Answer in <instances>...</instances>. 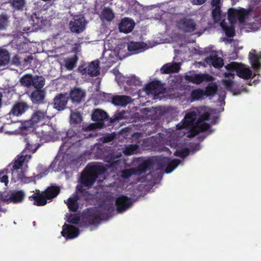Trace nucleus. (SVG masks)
Segmentation results:
<instances>
[{
	"instance_id": "f257e3e1",
	"label": "nucleus",
	"mask_w": 261,
	"mask_h": 261,
	"mask_svg": "<svg viewBox=\"0 0 261 261\" xmlns=\"http://www.w3.org/2000/svg\"><path fill=\"white\" fill-rule=\"evenodd\" d=\"M198 114V111L196 108L189 110L183 120L176 125L177 129L180 130L183 128H190L189 136L192 137L196 136L199 133L209 130L211 125L205 121L210 119V114L208 112H205L199 115L194 125V123L197 118Z\"/></svg>"
},
{
	"instance_id": "f03ea898",
	"label": "nucleus",
	"mask_w": 261,
	"mask_h": 261,
	"mask_svg": "<svg viewBox=\"0 0 261 261\" xmlns=\"http://www.w3.org/2000/svg\"><path fill=\"white\" fill-rule=\"evenodd\" d=\"M105 171L106 168L102 166L87 165L81 174V184L85 187H91L95 183L98 176Z\"/></svg>"
},
{
	"instance_id": "7ed1b4c3",
	"label": "nucleus",
	"mask_w": 261,
	"mask_h": 261,
	"mask_svg": "<svg viewBox=\"0 0 261 261\" xmlns=\"http://www.w3.org/2000/svg\"><path fill=\"white\" fill-rule=\"evenodd\" d=\"M225 67L230 72L236 71L239 77L244 80H249L252 77L251 70L243 64L232 62L228 64Z\"/></svg>"
},
{
	"instance_id": "20e7f679",
	"label": "nucleus",
	"mask_w": 261,
	"mask_h": 261,
	"mask_svg": "<svg viewBox=\"0 0 261 261\" xmlns=\"http://www.w3.org/2000/svg\"><path fill=\"white\" fill-rule=\"evenodd\" d=\"M81 141L76 133L69 130L66 133V138L63 140V143L60 147V151L65 153L72 146L80 147L82 145Z\"/></svg>"
},
{
	"instance_id": "39448f33",
	"label": "nucleus",
	"mask_w": 261,
	"mask_h": 261,
	"mask_svg": "<svg viewBox=\"0 0 261 261\" xmlns=\"http://www.w3.org/2000/svg\"><path fill=\"white\" fill-rule=\"evenodd\" d=\"M47 118L46 110L37 109L34 111L29 120L21 123L20 128L27 130L37 123L45 120Z\"/></svg>"
},
{
	"instance_id": "423d86ee",
	"label": "nucleus",
	"mask_w": 261,
	"mask_h": 261,
	"mask_svg": "<svg viewBox=\"0 0 261 261\" xmlns=\"http://www.w3.org/2000/svg\"><path fill=\"white\" fill-rule=\"evenodd\" d=\"M101 219L96 209L88 210L83 214L81 225L87 227L99 223Z\"/></svg>"
},
{
	"instance_id": "0eeeda50",
	"label": "nucleus",
	"mask_w": 261,
	"mask_h": 261,
	"mask_svg": "<svg viewBox=\"0 0 261 261\" xmlns=\"http://www.w3.org/2000/svg\"><path fill=\"white\" fill-rule=\"evenodd\" d=\"M177 29L184 33H191L197 29V24L194 19L184 17L180 18L176 23Z\"/></svg>"
},
{
	"instance_id": "6e6552de",
	"label": "nucleus",
	"mask_w": 261,
	"mask_h": 261,
	"mask_svg": "<svg viewBox=\"0 0 261 261\" xmlns=\"http://www.w3.org/2000/svg\"><path fill=\"white\" fill-rule=\"evenodd\" d=\"M79 70L83 75L87 73L90 76H96L100 73L99 62L98 60H94L89 65L83 64L79 66Z\"/></svg>"
},
{
	"instance_id": "1a4fd4ad",
	"label": "nucleus",
	"mask_w": 261,
	"mask_h": 261,
	"mask_svg": "<svg viewBox=\"0 0 261 261\" xmlns=\"http://www.w3.org/2000/svg\"><path fill=\"white\" fill-rule=\"evenodd\" d=\"M91 118L93 121L95 122L96 128H103L105 125L104 122L109 119L108 114L102 110L96 109L94 110L92 114Z\"/></svg>"
},
{
	"instance_id": "9d476101",
	"label": "nucleus",
	"mask_w": 261,
	"mask_h": 261,
	"mask_svg": "<svg viewBox=\"0 0 261 261\" xmlns=\"http://www.w3.org/2000/svg\"><path fill=\"white\" fill-rule=\"evenodd\" d=\"M145 91L147 94L159 96L166 92V88L160 81H154L145 86Z\"/></svg>"
},
{
	"instance_id": "9b49d317",
	"label": "nucleus",
	"mask_w": 261,
	"mask_h": 261,
	"mask_svg": "<svg viewBox=\"0 0 261 261\" xmlns=\"http://www.w3.org/2000/svg\"><path fill=\"white\" fill-rule=\"evenodd\" d=\"M133 202L131 198L126 196L121 195L117 198L115 202L117 207V211L119 213H121L133 205Z\"/></svg>"
},
{
	"instance_id": "f8f14e48",
	"label": "nucleus",
	"mask_w": 261,
	"mask_h": 261,
	"mask_svg": "<svg viewBox=\"0 0 261 261\" xmlns=\"http://www.w3.org/2000/svg\"><path fill=\"white\" fill-rule=\"evenodd\" d=\"M31 158V155L25 153V151L23 150L20 155H18L11 164L12 165L13 169L17 170L21 169L24 165L27 167V164Z\"/></svg>"
},
{
	"instance_id": "ddd939ff",
	"label": "nucleus",
	"mask_w": 261,
	"mask_h": 261,
	"mask_svg": "<svg viewBox=\"0 0 261 261\" xmlns=\"http://www.w3.org/2000/svg\"><path fill=\"white\" fill-rule=\"evenodd\" d=\"M69 27L71 31L73 33H80L85 28V20L84 17L76 16L73 18V21L69 22Z\"/></svg>"
},
{
	"instance_id": "4468645a",
	"label": "nucleus",
	"mask_w": 261,
	"mask_h": 261,
	"mask_svg": "<svg viewBox=\"0 0 261 261\" xmlns=\"http://www.w3.org/2000/svg\"><path fill=\"white\" fill-rule=\"evenodd\" d=\"M185 79L190 83L198 85L204 81H211L213 80V77L208 74L194 73L190 75H185Z\"/></svg>"
},
{
	"instance_id": "2eb2a0df",
	"label": "nucleus",
	"mask_w": 261,
	"mask_h": 261,
	"mask_svg": "<svg viewBox=\"0 0 261 261\" xmlns=\"http://www.w3.org/2000/svg\"><path fill=\"white\" fill-rule=\"evenodd\" d=\"M68 97L62 93L58 94L54 97L52 103L53 108L59 111H61L66 108Z\"/></svg>"
},
{
	"instance_id": "dca6fc26",
	"label": "nucleus",
	"mask_w": 261,
	"mask_h": 261,
	"mask_svg": "<svg viewBox=\"0 0 261 261\" xmlns=\"http://www.w3.org/2000/svg\"><path fill=\"white\" fill-rule=\"evenodd\" d=\"M80 231L78 228L65 223L62 227L61 234L66 239H72L77 237Z\"/></svg>"
},
{
	"instance_id": "f3484780",
	"label": "nucleus",
	"mask_w": 261,
	"mask_h": 261,
	"mask_svg": "<svg viewBox=\"0 0 261 261\" xmlns=\"http://www.w3.org/2000/svg\"><path fill=\"white\" fill-rule=\"evenodd\" d=\"M24 196V193L22 190L13 191L10 193V194L5 195V199L4 200L8 203L10 202L18 203L22 202Z\"/></svg>"
},
{
	"instance_id": "a211bd4d",
	"label": "nucleus",
	"mask_w": 261,
	"mask_h": 261,
	"mask_svg": "<svg viewBox=\"0 0 261 261\" xmlns=\"http://www.w3.org/2000/svg\"><path fill=\"white\" fill-rule=\"evenodd\" d=\"M29 108L26 102L19 101L15 103L8 115L19 116L24 113Z\"/></svg>"
},
{
	"instance_id": "6ab92c4d",
	"label": "nucleus",
	"mask_w": 261,
	"mask_h": 261,
	"mask_svg": "<svg viewBox=\"0 0 261 261\" xmlns=\"http://www.w3.org/2000/svg\"><path fill=\"white\" fill-rule=\"evenodd\" d=\"M45 92L44 90L35 89L30 95V98L33 104H42L44 103Z\"/></svg>"
},
{
	"instance_id": "aec40b11",
	"label": "nucleus",
	"mask_w": 261,
	"mask_h": 261,
	"mask_svg": "<svg viewBox=\"0 0 261 261\" xmlns=\"http://www.w3.org/2000/svg\"><path fill=\"white\" fill-rule=\"evenodd\" d=\"M96 210L101 219L102 218H108L112 216L114 211V207L112 204L103 203L101 204Z\"/></svg>"
},
{
	"instance_id": "412c9836",
	"label": "nucleus",
	"mask_w": 261,
	"mask_h": 261,
	"mask_svg": "<svg viewBox=\"0 0 261 261\" xmlns=\"http://www.w3.org/2000/svg\"><path fill=\"white\" fill-rule=\"evenodd\" d=\"M135 27V22L133 19L128 18L122 19L119 24V29L120 32L125 34L133 31Z\"/></svg>"
},
{
	"instance_id": "4be33fe9",
	"label": "nucleus",
	"mask_w": 261,
	"mask_h": 261,
	"mask_svg": "<svg viewBox=\"0 0 261 261\" xmlns=\"http://www.w3.org/2000/svg\"><path fill=\"white\" fill-rule=\"evenodd\" d=\"M154 163L151 159H147L139 164L134 170L137 172V175H140L145 173L148 170L153 169Z\"/></svg>"
},
{
	"instance_id": "5701e85b",
	"label": "nucleus",
	"mask_w": 261,
	"mask_h": 261,
	"mask_svg": "<svg viewBox=\"0 0 261 261\" xmlns=\"http://www.w3.org/2000/svg\"><path fill=\"white\" fill-rule=\"evenodd\" d=\"M85 96V92L79 88H74L69 94V98L73 103H80Z\"/></svg>"
},
{
	"instance_id": "b1692460",
	"label": "nucleus",
	"mask_w": 261,
	"mask_h": 261,
	"mask_svg": "<svg viewBox=\"0 0 261 261\" xmlns=\"http://www.w3.org/2000/svg\"><path fill=\"white\" fill-rule=\"evenodd\" d=\"M131 101V97L126 95H115L112 98V103L117 106L125 107Z\"/></svg>"
},
{
	"instance_id": "393cba45",
	"label": "nucleus",
	"mask_w": 261,
	"mask_h": 261,
	"mask_svg": "<svg viewBox=\"0 0 261 261\" xmlns=\"http://www.w3.org/2000/svg\"><path fill=\"white\" fill-rule=\"evenodd\" d=\"M30 200H34V204L37 206H44L46 204L47 200H48L44 193H41L39 191L35 194L29 197Z\"/></svg>"
},
{
	"instance_id": "a878e982",
	"label": "nucleus",
	"mask_w": 261,
	"mask_h": 261,
	"mask_svg": "<svg viewBox=\"0 0 261 261\" xmlns=\"http://www.w3.org/2000/svg\"><path fill=\"white\" fill-rule=\"evenodd\" d=\"M120 153L115 154L114 153H110L106 158L105 161L109 164V166L112 168H117L121 163V160L120 158L121 156Z\"/></svg>"
},
{
	"instance_id": "bb28decb",
	"label": "nucleus",
	"mask_w": 261,
	"mask_h": 261,
	"mask_svg": "<svg viewBox=\"0 0 261 261\" xmlns=\"http://www.w3.org/2000/svg\"><path fill=\"white\" fill-rule=\"evenodd\" d=\"M205 61L208 64H212L216 68H221L224 64L223 60L216 55H211L206 58Z\"/></svg>"
},
{
	"instance_id": "cd10ccee",
	"label": "nucleus",
	"mask_w": 261,
	"mask_h": 261,
	"mask_svg": "<svg viewBox=\"0 0 261 261\" xmlns=\"http://www.w3.org/2000/svg\"><path fill=\"white\" fill-rule=\"evenodd\" d=\"M180 65L178 63H167L164 64L161 68V71L163 74H170L178 72Z\"/></svg>"
},
{
	"instance_id": "c85d7f7f",
	"label": "nucleus",
	"mask_w": 261,
	"mask_h": 261,
	"mask_svg": "<svg viewBox=\"0 0 261 261\" xmlns=\"http://www.w3.org/2000/svg\"><path fill=\"white\" fill-rule=\"evenodd\" d=\"M60 191L59 186H51L47 188L43 192L48 200H52L59 194Z\"/></svg>"
},
{
	"instance_id": "c756f323",
	"label": "nucleus",
	"mask_w": 261,
	"mask_h": 261,
	"mask_svg": "<svg viewBox=\"0 0 261 261\" xmlns=\"http://www.w3.org/2000/svg\"><path fill=\"white\" fill-rule=\"evenodd\" d=\"M9 3L14 11H22L26 6L27 0H9Z\"/></svg>"
},
{
	"instance_id": "7c9ffc66",
	"label": "nucleus",
	"mask_w": 261,
	"mask_h": 261,
	"mask_svg": "<svg viewBox=\"0 0 261 261\" xmlns=\"http://www.w3.org/2000/svg\"><path fill=\"white\" fill-rule=\"evenodd\" d=\"M80 199L79 196L77 195L73 197H69L67 199V205L69 210L73 212H75L79 208L78 200Z\"/></svg>"
},
{
	"instance_id": "2f4dec72",
	"label": "nucleus",
	"mask_w": 261,
	"mask_h": 261,
	"mask_svg": "<svg viewBox=\"0 0 261 261\" xmlns=\"http://www.w3.org/2000/svg\"><path fill=\"white\" fill-rule=\"evenodd\" d=\"M32 79V87L35 89H42L45 85V80L42 76L33 75Z\"/></svg>"
},
{
	"instance_id": "473e14b6",
	"label": "nucleus",
	"mask_w": 261,
	"mask_h": 261,
	"mask_svg": "<svg viewBox=\"0 0 261 261\" xmlns=\"http://www.w3.org/2000/svg\"><path fill=\"white\" fill-rule=\"evenodd\" d=\"M249 59L253 69L257 70L260 68L261 64L259 61L258 56L255 53V50H253V52L249 53Z\"/></svg>"
},
{
	"instance_id": "72a5a7b5",
	"label": "nucleus",
	"mask_w": 261,
	"mask_h": 261,
	"mask_svg": "<svg viewBox=\"0 0 261 261\" xmlns=\"http://www.w3.org/2000/svg\"><path fill=\"white\" fill-rule=\"evenodd\" d=\"M30 22L35 29H41L45 25V22L41 18L37 17L36 14L31 16Z\"/></svg>"
},
{
	"instance_id": "f704fd0d",
	"label": "nucleus",
	"mask_w": 261,
	"mask_h": 261,
	"mask_svg": "<svg viewBox=\"0 0 261 261\" xmlns=\"http://www.w3.org/2000/svg\"><path fill=\"white\" fill-rule=\"evenodd\" d=\"M79 59L76 54L73 56L68 57L64 60V63L66 68L68 70H72L75 66Z\"/></svg>"
},
{
	"instance_id": "c9c22d12",
	"label": "nucleus",
	"mask_w": 261,
	"mask_h": 261,
	"mask_svg": "<svg viewBox=\"0 0 261 261\" xmlns=\"http://www.w3.org/2000/svg\"><path fill=\"white\" fill-rule=\"evenodd\" d=\"M10 61V54L6 49L0 48V66H5Z\"/></svg>"
},
{
	"instance_id": "e433bc0d",
	"label": "nucleus",
	"mask_w": 261,
	"mask_h": 261,
	"mask_svg": "<svg viewBox=\"0 0 261 261\" xmlns=\"http://www.w3.org/2000/svg\"><path fill=\"white\" fill-rule=\"evenodd\" d=\"M224 75L225 77H231V79L226 80L223 79L222 80V83L224 86L226 88L227 90L231 91L232 90L233 82V79L234 77V74L231 73H227L225 72L224 73Z\"/></svg>"
},
{
	"instance_id": "4c0bfd02",
	"label": "nucleus",
	"mask_w": 261,
	"mask_h": 261,
	"mask_svg": "<svg viewBox=\"0 0 261 261\" xmlns=\"http://www.w3.org/2000/svg\"><path fill=\"white\" fill-rule=\"evenodd\" d=\"M204 96H205L204 90L198 88L192 91L190 94V98L192 101H194L202 99Z\"/></svg>"
},
{
	"instance_id": "58836bf2",
	"label": "nucleus",
	"mask_w": 261,
	"mask_h": 261,
	"mask_svg": "<svg viewBox=\"0 0 261 261\" xmlns=\"http://www.w3.org/2000/svg\"><path fill=\"white\" fill-rule=\"evenodd\" d=\"M70 123L74 125L80 124L83 120V117L80 112L71 111L70 116Z\"/></svg>"
},
{
	"instance_id": "ea45409f",
	"label": "nucleus",
	"mask_w": 261,
	"mask_h": 261,
	"mask_svg": "<svg viewBox=\"0 0 261 261\" xmlns=\"http://www.w3.org/2000/svg\"><path fill=\"white\" fill-rule=\"evenodd\" d=\"M33 75L32 74H25L20 79L19 82L21 85L27 88L32 87Z\"/></svg>"
},
{
	"instance_id": "a19ab883",
	"label": "nucleus",
	"mask_w": 261,
	"mask_h": 261,
	"mask_svg": "<svg viewBox=\"0 0 261 261\" xmlns=\"http://www.w3.org/2000/svg\"><path fill=\"white\" fill-rule=\"evenodd\" d=\"M218 87L215 83H210L204 91V95L206 96H213L216 93Z\"/></svg>"
},
{
	"instance_id": "79ce46f5",
	"label": "nucleus",
	"mask_w": 261,
	"mask_h": 261,
	"mask_svg": "<svg viewBox=\"0 0 261 261\" xmlns=\"http://www.w3.org/2000/svg\"><path fill=\"white\" fill-rule=\"evenodd\" d=\"M101 17L108 21H111L114 17V14L111 8L105 7L101 12Z\"/></svg>"
},
{
	"instance_id": "37998d69",
	"label": "nucleus",
	"mask_w": 261,
	"mask_h": 261,
	"mask_svg": "<svg viewBox=\"0 0 261 261\" xmlns=\"http://www.w3.org/2000/svg\"><path fill=\"white\" fill-rule=\"evenodd\" d=\"M180 161L178 159H173L171 160L170 159L169 161V163L165 169V171L167 173L171 172L177 166L180 164Z\"/></svg>"
},
{
	"instance_id": "c03bdc74",
	"label": "nucleus",
	"mask_w": 261,
	"mask_h": 261,
	"mask_svg": "<svg viewBox=\"0 0 261 261\" xmlns=\"http://www.w3.org/2000/svg\"><path fill=\"white\" fill-rule=\"evenodd\" d=\"M9 22V16L6 13L0 15V31L7 29Z\"/></svg>"
},
{
	"instance_id": "a18cd8bd",
	"label": "nucleus",
	"mask_w": 261,
	"mask_h": 261,
	"mask_svg": "<svg viewBox=\"0 0 261 261\" xmlns=\"http://www.w3.org/2000/svg\"><path fill=\"white\" fill-rule=\"evenodd\" d=\"M170 158L168 157H160L156 160L155 163L158 169L166 168L169 163Z\"/></svg>"
},
{
	"instance_id": "49530a36",
	"label": "nucleus",
	"mask_w": 261,
	"mask_h": 261,
	"mask_svg": "<svg viewBox=\"0 0 261 261\" xmlns=\"http://www.w3.org/2000/svg\"><path fill=\"white\" fill-rule=\"evenodd\" d=\"M248 13V10L244 8H241L238 10L237 20L240 23H243L245 22Z\"/></svg>"
},
{
	"instance_id": "de8ad7c7",
	"label": "nucleus",
	"mask_w": 261,
	"mask_h": 261,
	"mask_svg": "<svg viewBox=\"0 0 261 261\" xmlns=\"http://www.w3.org/2000/svg\"><path fill=\"white\" fill-rule=\"evenodd\" d=\"M144 47V43L141 42H131L128 44L127 49L129 51H138Z\"/></svg>"
},
{
	"instance_id": "09e8293b",
	"label": "nucleus",
	"mask_w": 261,
	"mask_h": 261,
	"mask_svg": "<svg viewBox=\"0 0 261 261\" xmlns=\"http://www.w3.org/2000/svg\"><path fill=\"white\" fill-rule=\"evenodd\" d=\"M238 10L230 8L228 12V19L231 23H234L237 20Z\"/></svg>"
},
{
	"instance_id": "8fccbe9b",
	"label": "nucleus",
	"mask_w": 261,
	"mask_h": 261,
	"mask_svg": "<svg viewBox=\"0 0 261 261\" xmlns=\"http://www.w3.org/2000/svg\"><path fill=\"white\" fill-rule=\"evenodd\" d=\"M212 18L215 22L219 21L221 18L220 7H215L212 11Z\"/></svg>"
},
{
	"instance_id": "3c124183",
	"label": "nucleus",
	"mask_w": 261,
	"mask_h": 261,
	"mask_svg": "<svg viewBox=\"0 0 261 261\" xmlns=\"http://www.w3.org/2000/svg\"><path fill=\"white\" fill-rule=\"evenodd\" d=\"M138 146L137 145L131 144L125 148L124 150V153L127 155H130L135 154L137 152V149H138Z\"/></svg>"
},
{
	"instance_id": "603ef678",
	"label": "nucleus",
	"mask_w": 261,
	"mask_h": 261,
	"mask_svg": "<svg viewBox=\"0 0 261 261\" xmlns=\"http://www.w3.org/2000/svg\"><path fill=\"white\" fill-rule=\"evenodd\" d=\"M126 83L129 86H140L141 85V81L136 76H131L129 78Z\"/></svg>"
},
{
	"instance_id": "864d4df0",
	"label": "nucleus",
	"mask_w": 261,
	"mask_h": 261,
	"mask_svg": "<svg viewBox=\"0 0 261 261\" xmlns=\"http://www.w3.org/2000/svg\"><path fill=\"white\" fill-rule=\"evenodd\" d=\"M223 29L224 30L226 35L228 37H233L235 35V29L233 27H226L221 24Z\"/></svg>"
},
{
	"instance_id": "5fc2aeb1",
	"label": "nucleus",
	"mask_w": 261,
	"mask_h": 261,
	"mask_svg": "<svg viewBox=\"0 0 261 261\" xmlns=\"http://www.w3.org/2000/svg\"><path fill=\"white\" fill-rule=\"evenodd\" d=\"M135 168L130 169H124L121 172V176L124 178H128L132 175H137V172L134 170Z\"/></svg>"
},
{
	"instance_id": "6e6d98bb",
	"label": "nucleus",
	"mask_w": 261,
	"mask_h": 261,
	"mask_svg": "<svg viewBox=\"0 0 261 261\" xmlns=\"http://www.w3.org/2000/svg\"><path fill=\"white\" fill-rule=\"evenodd\" d=\"M80 217L77 214H70L67 221L72 224H77L80 222Z\"/></svg>"
},
{
	"instance_id": "4d7b16f0",
	"label": "nucleus",
	"mask_w": 261,
	"mask_h": 261,
	"mask_svg": "<svg viewBox=\"0 0 261 261\" xmlns=\"http://www.w3.org/2000/svg\"><path fill=\"white\" fill-rule=\"evenodd\" d=\"M189 149L185 148L180 150H176L174 153V155L181 158H185L189 155Z\"/></svg>"
},
{
	"instance_id": "13d9d810",
	"label": "nucleus",
	"mask_w": 261,
	"mask_h": 261,
	"mask_svg": "<svg viewBox=\"0 0 261 261\" xmlns=\"http://www.w3.org/2000/svg\"><path fill=\"white\" fill-rule=\"evenodd\" d=\"M40 146L39 144H38L36 146H34L33 144H31L29 143H27L26 144V146L25 149L23 150L25 151V153H26L27 150H30L32 152V153H35L38 148Z\"/></svg>"
},
{
	"instance_id": "bf43d9fd",
	"label": "nucleus",
	"mask_w": 261,
	"mask_h": 261,
	"mask_svg": "<svg viewBox=\"0 0 261 261\" xmlns=\"http://www.w3.org/2000/svg\"><path fill=\"white\" fill-rule=\"evenodd\" d=\"M12 64L16 66H19L21 64L19 57L16 55L12 59Z\"/></svg>"
},
{
	"instance_id": "052dcab7",
	"label": "nucleus",
	"mask_w": 261,
	"mask_h": 261,
	"mask_svg": "<svg viewBox=\"0 0 261 261\" xmlns=\"http://www.w3.org/2000/svg\"><path fill=\"white\" fill-rule=\"evenodd\" d=\"M17 178L18 180H21L22 182H24L25 183L29 182L30 181V178L25 177L23 174L19 175Z\"/></svg>"
},
{
	"instance_id": "680f3d73",
	"label": "nucleus",
	"mask_w": 261,
	"mask_h": 261,
	"mask_svg": "<svg viewBox=\"0 0 261 261\" xmlns=\"http://www.w3.org/2000/svg\"><path fill=\"white\" fill-rule=\"evenodd\" d=\"M114 139V136L111 134L107 135V136L104 137V142H109L113 140Z\"/></svg>"
},
{
	"instance_id": "e2e57ef3",
	"label": "nucleus",
	"mask_w": 261,
	"mask_h": 261,
	"mask_svg": "<svg viewBox=\"0 0 261 261\" xmlns=\"http://www.w3.org/2000/svg\"><path fill=\"white\" fill-rule=\"evenodd\" d=\"M221 0H212V5L215 7H220V3Z\"/></svg>"
},
{
	"instance_id": "0e129e2a",
	"label": "nucleus",
	"mask_w": 261,
	"mask_h": 261,
	"mask_svg": "<svg viewBox=\"0 0 261 261\" xmlns=\"http://www.w3.org/2000/svg\"><path fill=\"white\" fill-rule=\"evenodd\" d=\"M33 60V57L32 56H29L28 57H27V58H25L24 59H23V62L26 63L27 64H28V62H30V61L31 60Z\"/></svg>"
},
{
	"instance_id": "69168bd1",
	"label": "nucleus",
	"mask_w": 261,
	"mask_h": 261,
	"mask_svg": "<svg viewBox=\"0 0 261 261\" xmlns=\"http://www.w3.org/2000/svg\"><path fill=\"white\" fill-rule=\"evenodd\" d=\"M5 195H4L2 192H0V202H2L3 203H6L5 200Z\"/></svg>"
},
{
	"instance_id": "338daca9",
	"label": "nucleus",
	"mask_w": 261,
	"mask_h": 261,
	"mask_svg": "<svg viewBox=\"0 0 261 261\" xmlns=\"http://www.w3.org/2000/svg\"><path fill=\"white\" fill-rule=\"evenodd\" d=\"M77 190L80 193H87V192L86 191V190L83 189L82 187H80V188H77Z\"/></svg>"
},
{
	"instance_id": "774afa93",
	"label": "nucleus",
	"mask_w": 261,
	"mask_h": 261,
	"mask_svg": "<svg viewBox=\"0 0 261 261\" xmlns=\"http://www.w3.org/2000/svg\"><path fill=\"white\" fill-rule=\"evenodd\" d=\"M207 0H196V4L202 5L204 4Z\"/></svg>"
}]
</instances>
